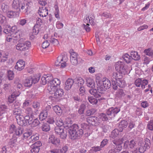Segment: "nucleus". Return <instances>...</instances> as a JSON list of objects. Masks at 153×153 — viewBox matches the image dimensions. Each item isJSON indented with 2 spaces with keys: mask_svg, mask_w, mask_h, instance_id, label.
I'll return each mask as SVG.
<instances>
[{
  "mask_svg": "<svg viewBox=\"0 0 153 153\" xmlns=\"http://www.w3.org/2000/svg\"><path fill=\"white\" fill-rule=\"evenodd\" d=\"M7 16L9 18L18 17L19 16L18 12H15L12 11H8L7 12Z\"/></svg>",
  "mask_w": 153,
  "mask_h": 153,
  "instance_id": "5701e85b",
  "label": "nucleus"
},
{
  "mask_svg": "<svg viewBox=\"0 0 153 153\" xmlns=\"http://www.w3.org/2000/svg\"><path fill=\"white\" fill-rule=\"evenodd\" d=\"M89 92L92 95H94L96 98H99L101 97L102 94L99 92H97L96 89L94 88H91L89 91Z\"/></svg>",
  "mask_w": 153,
  "mask_h": 153,
  "instance_id": "aec40b11",
  "label": "nucleus"
},
{
  "mask_svg": "<svg viewBox=\"0 0 153 153\" xmlns=\"http://www.w3.org/2000/svg\"><path fill=\"white\" fill-rule=\"evenodd\" d=\"M100 117L102 119L103 121H107L108 120V118H109L106 113H101L100 114Z\"/></svg>",
  "mask_w": 153,
  "mask_h": 153,
  "instance_id": "3c124183",
  "label": "nucleus"
},
{
  "mask_svg": "<svg viewBox=\"0 0 153 153\" xmlns=\"http://www.w3.org/2000/svg\"><path fill=\"white\" fill-rule=\"evenodd\" d=\"M54 131L56 133L59 135L60 138L65 139L67 136L66 131H65L63 126H57L55 127Z\"/></svg>",
  "mask_w": 153,
  "mask_h": 153,
  "instance_id": "39448f33",
  "label": "nucleus"
},
{
  "mask_svg": "<svg viewBox=\"0 0 153 153\" xmlns=\"http://www.w3.org/2000/svg\"><path fill=\"white\" fill-rule=\"evenodd\" d=\"M16 97L13 94L11 95L10 96H9L8 98V101L10 103H13L16 101Z\"/></svg>",
  "mask_w": 153,
  "mask_h": 153,
  "instance_id": "13d9d810",
  "label": "nucleus"
},
{
  "mask_svg": "<svg viewBox=\"0 0 153 153\" xmlns=\"http://www.w3.org/2000/svg\"><path fill=\"white\" fill-rule=\"evenodd\" d=\"M63 56L62 55H60L58 56L57 58V60L55 62V65L56 66H60V68H63L66 65V63L65 61H64Z\"/></svg>",
  "mask_w": 153,
  "mask_h": 153,
  "instance_id": "9b49d317",
  "label": "nucleus"
},
{
  "mask_svg": "<svg viewBox=\"0 0 153 153\" xmlns=\"http://www.w3.org/2000/svg\"><path fill=\"white\" fill-rule=\"evenodd\" d=\"M7 107L5 105H0V116H1L7 109Z\"/></svg>",
  "mask_w": 153,
  "mask_h": 153,
  "instance_id": "58836bf2",
  "label": "nucleus"
},
{
  "mask_svg": "<svg viewBox=\"0 0 153 153\" xmlns=\"http://www.w3.org/2000/svg\"><path fill=\"white\" fill-rule=\"evenodd\" d=\"M122 58L127 63H129L132 60V58L127 53H126L122 56Z\"/></svg>",
  "mask_w": 153,
  "mask_h": 153,
  "instance_id": "473e14b6",
  "label": "nucleus"
},
{
  "mask_svg": "<svg viewBox=\"0 0 153 153\" xmlns=\"http://www.w3.org/2000/svg\"><path fill=\"white\" fill-rule=\"evenodd\" d=\"M143 52L146 55L150 56L151 57H153V50L152 49L149 48L146 49L144 50Z\"/></svg>",
  "mask_w": 153,
  "mask_h": 153,
  "instance_id": "c9c22d12",
  "label": "nucleus"
},
{
  "mask_svg": "<svg viewBox=\"0 0 153 153\" xmlns=\"http://www.w3.org/2000/svg\"><path fill=\"white\" fill-rule=\"evenodd\" d=\"M86 84L88 87L91 88H95V84L94 81L90 78H88L86 79Z\"/></svg>",
  "mask_w": 153,
  "mask_h": 153,
  "instance_id": "a878e982",
  "label": "nucleus"
},
{
  "mask_svg": "<svg viewBox=\"0 0 153 153\" xmlns=\"http://www.w3.org/2000/svg\"><path fill=\"white\" fill-rule=\"evenodd\" d=\"M45 75L46 78V84H48V86L49 83H51L53 80V77L51 74Z\"/></svg>",
  "mask_w": 153,
  "mask_h": 153,
  "instance_id": "4c0bfd02",
  "label": "nucleus"
},
{
  "mask_svg": "<svg viewBox=\"0 0 153 153\" xmlns=\"http://www.w3.org/2000/svg\"><path fill=\"white\" fill-rule=\"evenodd\" d=\"M30 42L29 41L19 42L16 45V48L17 50L21 51H26L30 47Z\"/></svg>",
  "mask_w": 153,
  "mask_h": 153,
  "instance_id": "20e7f679",
  "label": "nucleus"
},
{
  "mask_svg": "<svg viewBox=\"0 0 153 153\" xmlns=\"http://www.w3.org/2000/svg\"><path fill=\"white\" fill-rule=\"evenodd\" d=\"M86 121L90 124L94 126H98L100 122L99 118L96 117H90L86 118Z\"/></svg>",
  "mask_w": 153,
  "mask_h": 153,
  "instance_id": "9d476101",
  "label": "nucleus"
},
{
  "mask_svg": "<svg viewBox=\"0 0 153 153\" xmlns=\"http://www.w3.org/2000/svg\"><path fill=\"white\" fill-rule=\"evenodd\" d=\"M145 143L144 146H145L147 149H149L150 147L151 144L150 140L149 139L146 138L145 139Z\"/></svg>",
  "mask_w": 153,
  "mask_h": 153,
  "instance_id": "49530a36",
  "label": "nucleus"
},
{
  "mask_svg": "<svg viewBox=\"0 0 153 153\" xmlns=\"http://www.w3.org/2000/svg\"><path fill=\"white\" fill-rule=\"evenodd\" d=\"M74 82V80L72 79L69 78L67 79L65 82V89L67 91L70 89Z\"/></svg>",
  "mask_w": 153,
  "mask_h": 153,
  "instance_id": "4468645a",
  "label": "nucleus"
},
{
  "mask_svg": "<svg viewBox=\"0 0 153 153\" xmlns=\"http://www.w3.org/2000/svg\"><path fill=\"white\" fill-rule=\"evenodd\" d=\"M16 119L18 124L22 126H25L27 125V122L25 119V117L22 115L20 116H18L16 117Z\"/></svg>",
  "mask_w": 153,
  "mask_h": 153,
  "instance_id": "f8f14e48",
  "label": "nucleus"
},
{
  "mask_svg": "<svg viewBox=\"0 0 153 153\" xmlns=\"http://www.w3.org/2000/svg\"><path fill=\"white\" fill-rule=\"evenodd\" d=\"M40 76L38 75L36 77L33 76V77H31V79L32 82V84H36L39 81L40 79Z\"/></svg>",
  "mask_w": 153,
  "mask_h": 153,
  "instance_id": "bf43d9fd",
  "label": "nucleus"
},
{
  "mask_svg": "<svg viewBox=\"0 0 153 153\" xmlns=\"http://www.w3.org/2000/svg\"><path fill=\"white\" fill-rule=\"evenodd\" d=\"M59 36L58 33H54L53 36H49V41L52 44L55 46H58L59 45Z\"/></svg>",
  "mask_w": 153,
  "mask_h": 153,
  "instance_id": "1a4fd4ad",
  "label": "nucleus"
},
{
  "mask_svg": "<svg viewBox=\"0 0 153 153\" xmlns=\"http://www.w3.org/2000/svg\"><path fill=\"white\" fill-rule=\"evenodd\" d=\"M63 90L60 88H57L54 91H53V93L54 94V96L56 97H62L64 94Z\"/></svg>",
  "mask_w": 153,
  "mask_h": 153,
  "instance_id": "6ab92c4d",
  "label": "nucleus"
},
{
  "mask_svg": "<svg viewBox=\"0 0 153 153\" xmlns=\"http://www.w3.org/2000/svg\"><path fill=\"white\" fill-rule=\"evenodd\" d=\"M31 148L30 151L31 153H38L40 149V148L32 145L31 146Z\"/></svg>",
  "mask_w": 153,
  "mask_h": 153,
  "instance_id": "37998d69",
  "label": "nucleus"
},
{
  "mask_svg": "<svg viewBox=\"0 0 153 153\" xmlns=\"http://www.w3.org/2000/svg\"><path fill=\"white\" fill-rule=\"evenodd\" d=\"M88 100L92 105L96 104L98 102V100L93 97H88Z\"/></svg>",
  "mask_w": 153,
  "mask_h": 153,
  "instance_id": "a19ab883",
  "label": "nucleus"
},
{
  "mask_svg": "<svg viewBox=\"0 0 153 153\" xmlns=\"http://www.w3.org/2000/svg\"><path fill=\"white\" fill-rule=\"evenodd\" d=\"M120 111V109L118 108L112 107L108 109L106 111V114L110 118L115 117L116 114Z\"/></svg>",
  "mask_w": 153,
  "mask_h": 153,
  "instance_id": "0eeeda50",
  "label": "nucleus"
},
{
  "mask_svg": "<svg viewBox=\"0 0 153 153\" xmlns=\"http://www.w3.org/2000/svg\"><path fill=\"white\" fill-rule=\"evenodd\" d=\"M143 61L144 64H148L149 62L151 61V59L148 57L146 56H144L143 57Z\"/></svg>",
  "mask_w": 153,
  "mask_h": 153,
  "instance_id": "0e129e2a",
  "label": "nucleus"
},
{
  "mask_svg": "<svg viewBox=\"0 0 153 153\" xmlns=\"http://www.w3.org/2000/svg\"><path fill=\"white\" fill-rule=\"evenodd\" d=\"M31 76L27 78L24 82V85L25 87L30 88L32 85Z\"/></svg>",
  "mask_w": 153,
  "mask_h": 153,
  "instance_id": "b1692460",
  "label": "nucleus"
},
{
  "mask_svg": "<svg viewBox=\"0 0 153 153\" xmlns=\"http://www.w3.org/2000/svg\"><path fill=\"white\" fill-rule=\"evenodd\" d=\"M38 13L40 16L42 17H46L48 14V11L46 7H42L39 10Z\"/></svg>",
  "mask_w": 153,
  "mask_h": 153,
  "instance_id": "a211bd4d",
  "label": "nucleus"
},
{
  "mask_svg": "<svg viewBox=\"0 0 153 153\" xmlns=\"http://www.w3.org/2000/svg\"><path fill=\"white\" fill-rule=\"evenodd\" d=\"M53 111L58 116H61L62 113V110L61 107L58 105H56L53 107Z\"/></svg>",
  "mask_w": 153,
  "mask_h": 153,
  "instance_id": "c756f323",
  "label": "nucleus"
},
{
  "mask_svg": "<svg viewBox=\"0 0 153 153\" xmlns=\"http://www.w3.org/2000/svg\"><path fill=\"white\" fill-rule=\"evenodd\" d=\"M24 132L23 128L20 126H19L17 128L16 132L15 133L17 136H20Z\"/></svg>",
  "mask_w": 153,
  "mask_h": 153,
  "instance_id": "e433bc0d",
  "label": "nucleus"
},
{
  "mask_svg": "<svg viewBox=\"0 0 153 153\" xmlns=\"http://www.w3.org/2000/svg\"><path fill=\"white\" fill-rule=\"evenodd\" d=\"M125 95L124 90L122 88H120L117 90L115 93V96L119 98H122Z\"/></svg>",
  "mask_w": 153,
  "mask_h": 153,
  "instance_id": "4be33fe9",
  "label": "nucleus"
},
{
  "mask_svg": "<svg viewBox=\"0 0 153 153\" xmlns=\"http://www.w3.org/2000/svg\"><path fill=\"white\" fill-rule=\"evenodd\" d=\"M11 105L12 110L20 108V103L18 101H15Z\"/></svg>",
  "mask_w": 153,
  "mask_h": 153,
  "instance_id": "a18cd8bd",
  "label": "nucleus"
},
{
  "mask_svg": "<svg viewBox=\"0 0 153 153\" xmlns=\"http://www.w3.org/2000/svg\"><path fill=\"white\" fill-rule=\"evenodd\" d=\"M22 3L21 0H13L12 4V7L17 11H20Z\"/></svg>",
  "mask_w": 153,
  "mask_h": 153,
  "instance_id": "dca6fc26",
  "label": "nucleus"
},
{
  "mask_svg": "<svg viewBox=\"0 0 153 153\" xmlns=\"http://www.w3.org/2000/svg\"><path fill=\"white\" fill-rule=\"evenodd\" d=\"M120 132L119 129H115L111 132L110 137L113 138L117 137Z\"/></svg>",
  "mask_w": 153,
  "mask_h": 153,
  "instance_id": "f704fd0d",
  "label": "nucleus"
},
{
  "mask_svg": "<svg viewBox=\"0 0 153 153\" xmlns=\"http://www.w3.org/2000/svg\"><path fill=\"white\" fill-rule=\"evenodd\" d=\"M42 131L45 132L49 131L50 130L49 125L47 123H43L41 127Z\"/></svg>",
  "mask_w": 153,
  "mask_h": 153,
  "instance_id": "72a5a7b5",
  "label": "nucleus"
},
{
  "mask_svg": "<svg viewBox=\"0 0 153 153\" xmlns=\"http://www.w3.org/2000/svg\"><path fill=\"white\" fill-rule=\"evenodd\" d=\"M14 77V74L13 71L10 70L7 71V77L9 80H12Z\"/></svg>",
  "mask_w": 153,
  "mask_h": 153,
  "instance_id": "09e8293b",
  "label": "nucleus"
},
{
  "mask_svg": "<svg viewBox=\"0 0 153 153\" xmlns=\"http://www.w3.org/2000/svg\"><path fill=\"white\" fill-rule=\"evenodd\" d=\"M78 88L79 89V94L81 95H84L85 92V89L84 86L78 87Z\"/></svg>",
  "mask_w": 153,
  "mask_h": 153,
  "instance_id": "680f3d73",
  "label": "nucleus"
},
{
  "mask_svg": "<svg viewBox=\"0 0 153 153\" xmlns=\"http://www.w3.org/2000/svg\"><path fill=\"white\" fill-rule=\"evenodd\" d=\"M40 123V122L37 118L34 119L31 124V126L33 127H34L37 126Z\"/></svg>",
  "mask_w": 153,
  "mask_h": 153,
  "instance_id": "de8ad7c7",
  "label": "nucleus"
},
{
  "mask_svg": "<svg viewBox=\"0 0 153 153\" xmlns=\"http://www.w3.org/2000/svg\"><path fill=\"white\" fill-rule=\"evenodd\" d=\"M25 65V62L23 60H19L15 66V68L18 71H21L23 70Z\"/></svg>",
  "mask_w": 153,
  "mask_h": 153,
  "instance_id": "ddd939ff",
  "label": "nucleus"
},
{
  "mask_svg": "<svg viewBox=\"0 0 153 153\" xmlns=\"http://www.w3.org/2000/svg\"><path fill=\"white\" fill-rule=\"evenodd\" d=\"M137 142L134 139L131 140L129 141V147L131 149H133L136 146Z\"/></svg>",
  "mask_w": 153,
  "mask_h": 153,
  "instance_id": "8fccbe9b",
  "label": "nucleus"
},
{
  "mask_svg": "<svg viewBox=\"0 0 153 153\" xmlns=\"http://www.w3.org/2000/svg\"><path fill=\"white\" fill-rule=\"evenodd\" d=\"M60 81L57 78H55L52 80L51 83H49L48 86V89L49 91L51 94H53V91H54L56 89L57 86L60 85Z\"/></svg>",
  "mask_w": 153,
  "mask_h": 153,
  "instance_id": "7ed1b4c3",
  "label": "nucleus"
},
{
  "mask_svg": "<svg viewBox=\"0 0 153 153\" xmlns=\"http://www.w3.org/2000/svg\"><path fill=\"white\" fill-rule=\"evenodd\" d=\"M147 127L148 129L151 130H153V120H151L149 121L147 125Z\"/></svg>",
  "mask_w": 153,
  "mask_h": 153,
  "instance_id": "6e6d98bb",
  "label": "nucleus"
},
{
  "mask_svg": "<svg viewBox=\"0 0 153 153\" xmlns=\"http://www.w3.org/2000/svg\"><path fill=\"white\" fill-rule=\"evenodd\" d=\"M142 79L138 78L136 79L134 82V84L137 87H140L141 85Z\"/></svg>",
  "mask_w": 153,
  "mask_h": 153,
  "instance_id": "338daca9",
  "label": "nucleus"
},
{
  "mask_svg": "<svg viewBox=\"0 0 153 153\" xmlns=\"http://www.w3.org/2000/svg\"><path fill=\"white\" fill-rule=\"evenodd\" d=\"M102 85H98V90L99 91H105L109 88L111 85L110 81L108 79H105L102 82Z\"/></svg>",
  "mask_w": 153,
  "mask_h": 153,
  "instance_id": "423d86ee",
  "label": "nucleus"
},
{
  "mask_svg": "<svg viewBox=\"0 0 153 153\" xmlns=\"http://www.w3.org/2000/svg\"><path fill=\"white\" fill-rule=\"evenodd\" d=\"M128 124L127 121L125 120H122L119 123L118 127L120 131V132H122L124 129L127 127Z\"/></svg>",
  "mask_w": 153,
  "mask_h": 153,
  "instance_id": "f3484780",
  "label": "nucleus"
},
{
  "mask_svg": "<svg viewBox=\"0 0 153 153\" xmlns=\"http://www.w3.org/2000/svg\"><path fill=\"white\" fill-rule=\"evenodd\" d=\"M123 140V138L120 139H116L113 140L112 142L115 145V146H116L120 144H122Z\"/></svg>",
  "mask_w": 153,
  "mask_h": 153,
  "instance_id": "ea45409f",
  "label": "nucleus"
},
{
  "mask_svg": "<svg viewBox=\"0 0 153 153\" xmlns=\"http://www.w3.org/2000/svg\"><path fill=\"white\" fill-rule=\"evenodd\" d=\"M86 108V106L84 104H81L78 110V112L79 114H83Z\"/></svg>",
  "mask_w": 153,
  "mask_h": 153,
  "instance_id": "c03bdc74",
  "label": "nucleus"
},
{
  "mask_svg": "<svg viewBox=\"0 0 153 153\" xmlns=\"http://www.w3.org/2000/svg\"><path fill=\"white\" fill-rule=\"evenodd\" d=\"M80 128H82L84 132H86V131H89L90 129V127L88 125L85 123L82 124L80 125Z\"/></svg>",
  "mask_w": 153,
  "mask_h": 153,
  "instance_id": "79ce46f5",
  "label": "nucleus"
},
{
  "mask_svg": "<svg viewBox=\"0 0 153 153\" xmlns=\"http://www.w3.org/2000/svg\"><path fill=\"white\" fill-rule=\"evenodd\" d=\"M74 81L75 82V84L77 85L76 86L78 87L83 86L84 81L82 78L81 77L76 78L74 79Z\"/></svg>",
  "mask_w": 153,
  "mask_h": 153,
  "instance_id": "412c9836",
  "label": "nucleus"
},
{
  "mask_svg": "<svg viewBox=\"0 0 153 153\" xmlns=\"http://www.w3.org/2000/svg\"><path fill=\"white\" fill-rule=\"evenodd\" d=\"M33 3L31 2H24L22 3L20 8V10L26 14H28V12H30Z\"/></svg>",
  "mask_w": 153,
  "mask_h": 153,
  "instance_id": "6e6552de",
  "label": "nucleus"
},
{
  "mask_svg": "<svg viewBox=\"0 0 153 153\" xmlns=\"http://www.w3.org/2000/svg\"><path fill=\"white\" fill-rule=\"evenodd\" d=\"M13 111V115H16L15 116L16 118V117L18 116H20L22 115H21V114H22V109L20 108H16V109H13L12 110Z\"/></svg>",
  "mask_w": 153,
  "mask_h": 153,
  "instance_id": "c85d7f7f",
  "label": "nucleus"
},
{
  "mask_svg": "<svg viewBox=\"0 0 153 153\" xmlns=\"http://www.w3.org/2000/svg\"><path fill=\"white\" fill-rule=\"evenodd\" d=\"M128 127L127 128V129L128 130V131H131L132 128H134L135 126V124L132 121H130L128 124Z\"/></svg>",
  "mask_w": 153,
  "mask_h": 153,
  "instance_id": "4d7b16f0",
  "label": "nucleus"
},
{
  "mask_svg": "<svg viewBox=\"0 0 153 153\" xmlns=\"http://www.w3.org/2000/svg\"><path fill=\"white\" fill-rule=\"evenodd\" d=\"M149 81L148 80L146 79H142L141 81V88L143 89H144L145 88V85L148 84Z\"/></svg>",
  "mask_w": 153,
  "mask_h": 153,
  "instance_id": "052dcab7",
  "label": "nucleus"
},
{
  "mask_svg": "<svg viewBox=\"0 0 153 153\" xmlns=\"http://www.w3.org/2000/svg\"><path fill=\"white\" fill-rule=\"evenodd\" d=\"M17 128L16 126L14 124L11 125L10 126L9 128V132L10 133H15L16 131Z\"/></svg>",
  "mask_w": 153,
  "mask_h": 153,
  "instance_id": "864d4df0",
  "label": "nucleus"
},
{
  "mask_svg": "<svg viewBox=\"0 0 153 153\" xmlns=\"http://www.w3.org/2000/svg\"><path fill=\"white\" fill-rule=\"evenodd\" d=\"M82 61V59L80 58H70V61L71 64L74 65H76L78 63L81 62Z\"/></svg>",
  "mask_w": 153,
  "mask_h": 153,
  "instance_id": "7c9ffc66",
  "label": "nucleus"
},
{
  "mask_svg": "<svg viewBox=\"0 0 153 153\" xmlns=\"http://www.w3.org/2000/svg\"><path fill=\"white\" fill-rule=\"evenodd\" d=\"M48 111L46 110L42 111L39 115L40 120H42L45 119L48 116Z\"/></svg>",
  "mask_w": 153,
  "mask_h": 153,
  "instance_id": "393cba45",
  "label": "nucleus"
},
{
  "mask_svg": "<svg viewBox=\"0 0 153 153\" xmlns=\"http://www.w3.org/2000/svg\"><path fill=\"white\" fill-rule=\"evenodd\" d=\"M84 131L80 127H79L77 124L73 125V126L71 128V129L69 131L70 135V138L72 140L80 138L83 134Z\"/></svg>",
  "mask_w": 153,
  "mask_h": 153,
  "instance_id": "f257e3e1",
  "label": "nucleus"
},
{
  "mask_svg": "<svg viewBox=\"0 0 153 153\" xmlns=\"http://www.w3.org/2000/svg\"><path fill=\"white\" fill-rule=\"evenodd\" d=\"M32 106L33 108L37 111L40 107V103L37 101H34L32 103Z\"/></svg>",
  "mask_w": 153,
  "mask_h": 153,
  "instance_id": "603ef678",
  "label": "nucleus"
},
{
  "mask_svg": "<svg viewBox=\"0 0 153 153\" xmlns=\"http://www.w3.org/2000/svg\"><path fill=\"white\" fill-rule=\"evenodd\" d=\"M116 70L118 72L125 74L127 72V65L123 62L118 61L115 65Z\"/></svg>",
  "mask_w": 153,
  "mask_h": 153,
  "instance_id": "f03ea898",
  "label": "nucleus"
},
{
  "mask_svg": "<svg viewBox=\"0 0 153 153\" xmlns=\"http://www.w3.org/2000/svg\"><path fill=\"white\" fill-rule=\"evenodd\" d=\"M102 148L100 146H93L92 147L91 150H92L93 152H97L101 151Z\"/></svg>",
  "mask_w": 153,
  "mask_h": 153,
  "instance_id": "e2e57ef3",
  "label": "nucleus"
},
{
  "mask_svg": "<svg viewBox=\"0 0 153 153\" xmlns=\"http://www.w3.org/2000/svg\"><path fill=\"white\" fill-rule=\"evenodd\" d=\"M68 147L67 146H65L60 148L59 150V153H65L67 151Z\"/></svg>",
  "mask_w": 153,
  "mask_h": 153,
  "instance_id": "774afa93",
  "label": "nucleus"
},
{
  "mask_svg": "<svg viewBox=\"0 0 153 153\" xmlns=\"http://www.w3.org/2000/svg\"><path fill=\"white\" fill-rule=\"evenodd\" d=\"M131 55L132 59H134L135 60H138L140 58V56L138 54V53L136 51H131Z\"/></svg>",
  "mask_w": 153,
  "mask_h": 153,
  "instance_id": "cd10ccee",
  "label": "nucleus"
},
{
  "mask_svg": "<svg viewBox=\"0 0 153 153\" xmlns=\"http://www.w3.org/2000/svg\"><path fill=\"white\" fill-rule=\"evenodd\" d=\"M123 74L119 72H118V73L114 72L113 74L112 77L114 79L115 81H117L122 79Z\"/></svg>",
  "mask_w": 153,
  "mask_h": 153,
  "instance_id": "bb28decb",
  "label": "nucleus"
},
{
  "mask_svg": "<svg viewBox=\"0 0 153 153\" xmlns=\"http://www.w3.org/2000/svg\"><path fill=\"white\" fill-rule=\"evenodd\" d=\"M109 140L107 139H104L101 142L100 146L102 148H103L108 143Z\"/></svg>",
  "mask_w": 153,
  "mask_h": 153,
  "instance_id": "5fc2aeb1",
  "label": "nucleus"
},
{
  "mask_svg": "<svg viewBox=\"0 0 153 153\" xmlns=\"http://www.w3.org/2000/svg\"><path fill=\"white\" fill-rule=\"evenodd\" d=\"M49 141L50 143L56 146H58L59 145L60 140L58 138L55 137L54 135H51L49 139Z\"/></svg>",
  "mask_w": 153,
  "mask_h": 153,
  "instance_id": "2eb2a0df",
  "label": "nucleus"
},
{
  "mask_svg": "<svg viewBox=\"0 0 153 153\" xmlns=\"http://www.w3.org/2000/svg\"><path fill=\"white\" fill-rule=\"evenodd\" d=\"M49 41L48 39L43 42L42 45V47L43 48H46L50 45Z\"/></svg>",
  "mask_w": 153,
  "mask_h": 153,
  "instance_id": "69168bd1",
  "label": "nucleus"
},
{
  "mask_svg": "<svg viewBox=\"0 0 153 153\" xmlns=\"http://www.w3.org/2000/svg\"><path fill=\"white\" fill-rule=\"evenodd\" d=\"M33 115H27L25 116V119L27 122V124L31 125L33 120Z\"/></svg>",
  "mask_w": 153,
  "mask_h": 153,
  "instance_id": "2f4dec72",
  "label": "nucleus"
}]
</instances>
